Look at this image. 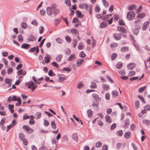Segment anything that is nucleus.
<instances>
[{
  "label": "nucleus",
  "instance_id": "6",
  "mask_svg": "<svg viewBox=\"0 0 150 150\" xmlns=\"http://www.w3.org/2000/svg\"><path fill=\"white\" fill-rule=\"evenodd\" d=\"M93 98L97 102L100 101L101 100V98L99 97L98 95L96 94H92Z\"/></svg>",
  "mask_w": 150,
  "mask_h": 150
},
{
  "label": "nucleus",
  "instance_id": "3",
  "mask_svg": "<svg viewBox=\"0 0 150 150\" xmlns=\"http://www.w3.org/2000/svg\"><path fill=\"white\" fill-rule=\"evenodd\" d=\"M135 17V14L133 11L128 12L127 15V18L129 21L132 20Z\"/></svg>",
  "mask_w": 150,
  "mask_h": 150
},
{
  "label": "nucleus",
  "instance_id": "25",
  "mask_svg": "<svg viewBox=\"0 0 150 150\" xmlns=\"http://www.w3.org/2000/svg\"><path fill=\"white\" fill-rule=\"evenodd\" d=\"M66 79L65 77H62L61 76H59V77L58 81L60 82H62L64 81Z\"/></svg>",
  "mask_w": 150,
  "mask_h": 150
},
{
  "label": "nucleus",
  "instance_id": "43",
  "mask_svg": "<svg viewBox=\"0 0 150 150\" xmlns=\"http://www.w3.org/2000/svg\"><path fill=\"white\" fill-rule=\"evenodd\" d=\"M73 117L76 121H78V122L79 123L80 122L81 124V125H83V123H82V121L81 120H79V118H78L75 115H73Z\"/></svg>",
  "mask_w": 150,
  "mask_h": 150
},
{
  "label": "nucleus",
  "instance_id": "22",
  "mask_svg": "<svg viewBox=\"0 0 150 150\" xmlns=\"http://www.w3.org/2000/svg\"><path fill=\"white\" fill-rule=\"evenodd\" d=\"M107 25V22L103 21L100 23V26L101 28H103L106 27Z\"/></svg>",
  "mask_w": 150,
  "mask_h": 150
},
{
  "label": "nucleus",
  "instance_id": "41",
  "mask_svg": "<svg viewBox=\"0 0 150 150\" xmlns=\"http://www.w3.org/2000/svg\"><path fill=\"white\" fill-rule=\"evenodd\" d=\"M128 50V48L126 47H122L121 49V51L122 52H126Z\"/></svg>",
  "mask_w": 150,
  "mask_h": 150
},
{
  "label": "nucleus",
  "instance_id": "20",
  "mask_svg": "<svg viewBox=\"0 0 150 150\" xmlns=\"http://www.w3.org/2000/svg\"><path fill=\"white\" fill-rule=\"evenodd\" d=\"M87 113L88 117L91 118L93 116V112L91 111V110L89 109L87 111Z\"/></svg>",
  "mask_w": 150,
  "mask_h": 150
},
{
  "label": "nucleus",
  "instance_id": "36",
  "mask_svg": "<svg viewBox=\"0 0 150 150\" xmlns=\"http://www.w3.org/2000/svg\"><path fill=\"white\" fill-rule=\"evenodd\" d=\"M86 4L85 3H82L79 5V8L84 9L86 7Z\"/></svg>",
  "mask_w": 150,
  "mask_h": 150
},
{
  "label": "nucleus",
  "instance_id": "7",
  "mask_svg": "<svg viewBox=\"0 0 150 150\" xmlns=\"http://www.w3.org/2000/svg\"><path fill=\"white\" fill-rule=\"evenodd\" d=\"M129 119H127L124 122L125 125H123V127L125 128H127L129 125Z\"/></svg>",
  "mask_w": 150,
  "mask_h": 150
},
{
  "label": "nucleus",
  "instance_id": "30",
  "mask_svg": "<svg viewBox=\"0 0 150 150\" xmlns=\"http://www.w3.org/2000/svg\"><path fill=\"white\" fill-rule=\"evenodd\" d=\"M51 126L52 128L54 129L56 128V125H55V121L54 120H52L51 123Z\"/></svg>",
  "mask_w": 150,
  "mask_h": 150
},
{
  "label": "nucleus",
  "instance_id": "61",
  "mask_svg": "<svg viewBox=\"0 0 150 150\" xmlns=\"http://www.w3.org/2000/svg\"><path fill=\"white\" fill-rule=\"evenodd\" d=\"M56 40L57 42L59 44H61L63 42V41L60 38H57L56 39Z\"/></svg>",
  "mask_w": 150,
  "mask_h": 150
},
{
  "label": "nucleus",
  "instance_id": "38",
  "mask_svg": "<svg viewBox=\"0 0 150 150\" xmlns=\"http://www.w3.org/2000/svg\"><path fill=\"white\" fill-rule=\"evenodd\" d=\"M37 39V38L33 36H30L28 38V40L30 41H33Z\"/></svg>",
  "mask_w": 150,
  "mask_h": 150
},
{
  "label": "nucleus",
  "instance_id": "32",
  "mask_svg": "<svg viewBox=\"0 0 150 150\" xmlns=\"http://www.w3.org/2000/svg\"><path fill=\"white\" fill-rule=\"evenodd\" d=\"M100 7L99 6V5L96 4V7L95 8V11L96 12H98L100 10Z\"/></svg>",
  "mask_w": 150,
  "mask_h": 150
},
{
  "label": "nucleus",
  "instance_id": "1",
  "mask_svg": "<svg viewBox=\"0 0 150 150\" xmlns=\"http://www.w3.org/2000/svg\"><path fill=\"white\" fill-rule=\"evenodd\" d=\"M16 100L19 102V105H20L21 103V98L19 97L17 98V96H10L8 97V101L9 102H11V101Z\"/></svg>",
  "mask_w": 150,
  "mask_h": 150
},
{
  "label": "nucleus",
  "instance_id": "46",
  "mask_svg": "<svg viewBox=\"0 0 150 150\" xmlns=\"http://www.w3.org/2000/svg\"><path fill=\"white\" fill-rule=\"evenodd\" d=\"M136 8V6L135 5H133L130 6L128 7V9L129 10H131Z\"/></svg>",
  "mask_w": 150,
  "mask_h": 150
},
{
  "label": "nucleus",
  "instance_id": "18",
  "mask_svg": "<svg viewBox=\"0 0 150 150\" xmlns=\"http://www.w3.org/2000/svg\"><path fill=\"white\" fill-rule=\"evenodd\" d=\"M117 30L118 31H122L123 33H126V29L123 27H117Z\"/></svg>",
  "mask_w": 150,
  "mask_h": 150
},
{
  "label": "nucleus",
  "instance_id": "63",
  "mask_svg": "<svg viewBox=\"0 0 150 150\" xmlns=\"http://www.w3.org/2000/svg\"><path fill=\"white\" fill-rule=\"evenodd\" d=\"M29 116H28L27 113H25L23 117V120H25L27 119H29Z\"/></svg>",
  "mask_w": 150,
  "mask_h": 150
},
{
  "label": "nucleus",
  "instance_id": "62",
  "mask_svg": "<svg viewBox=\"0 0 150 150\" xmlns=\"http://www.w3.org/2000/svg\"><path fill=\"white\" fill-rule=\"evenodd\" d=\"M39 33L40 34H42L44 30V28L43 27L41 26L39 27Z\"/></svg>",
  "mask_w": 150,
  "mask_h": 150
},
{
  "label": "nucleus",
  "instance_id": "51",
  "mask_svg": "<svg viewBox=\"0 0 150 150\" xmlns=\"http://www.w3.org/2000/svg\"><path fill=\"white\" fill-rule=\"evenodd\" d=\"M138 97L142 101L143 103H146V101L145 100V99L144 97L142 96H138Z\"/></svg>",
  "mask_w": 150,
  "mask_h": 150
},
{
  "label": "nucleus",
  "instance_id": "29",
  "mask_svg": "<svg viewBox=\"0 0 150 150\" xmlns=\"http://www.w3.org/2000/svg\"><path fill=\"white\" fill-rule=\"evenodd\" d=\"M112 96L113 97L115 98L118 95V93L117 91H114L112 92Z\"/></svg>",
  "mask_w": 150,
  "mask_h": 150
},
{
  "label": "nucleus",
  "instance_id": "13",
  "mask_svg": "<svg viewBox=\"0 0 150 150\" xmlns=\"http://www.w3.org/2000/svg\"><path fill=\"white\" fill-rule=\"evenodd\" d=\"M30 45L27 44H24L22 45L21 47L23 49H27L30 48Z\"/></svg>",
  "mask_w": 150,
  "mask_h": 150
},
{
  "label": "nucleus",
  "instance_id": "58",
  "mask_svg": "<svg viewBox=\"0 0 150 150\" xmlns=\"http://www.w3.org/2000/svg\"><path fill=\"white\" fill-rule=\"evenodd\" d=\"M102 1L104 6L105 7H107L108 6L109 4L108 2H107L105 0H102Z\"/></svg>",
  "mask_w": 150,
  "mask_h": 150
},
{
  "label": "nucleus",
  "instance_id": "42",
  "mask_svg": "<svg viewBox=\"0 0 150 150\" xmlns=\"http://www.w3.org/2000/svg\"><path fill=\"white\" fill-rule=\"evenodd\" d=\"M106 99L109 100L110 99V94L108 93H106L105 96Z\"/></svg>",
  "mask_w": 150,
  "mask_h": 150
},
{
  "label": "nucleus",
  "instance_id": "21",
  "mask_svg": "<svg viewBox=\"0 0 150 150\" xmlns=\"http://www.w3.org/2000/svg\"><path fill=\"white\" fill-rule=\"evenodd\" d=\"M62 57V55L61 54H59L57 55L56 58V60L57 62H59L61 60Z\"/></svg>",
  "mask_w": 150,
  "mask_h": 150
},
{
  "label": "nucleus",
  "instance_id": "8",
  "mask_svg": "<svg viewBox=\"0 0 150 150\" xmlns=\"http://www.w3.org/2000/svg\"><path fill=\"white\" fill-rule=\"evenodd\" d=\"M113 36L114 38L116 40H119L121 39V38L120 34L114 33L113 34Z\"/></svg>",
  "mask_w": 150,
  "mask_h": 150
},
{
  "label": "nucleus",
  "instance_id": "56",
  "mask_svg": "<svg viewBox=\"0 0 150 150\" xmlns=\"http://www.w3.org/2000/svg\"><path fill=\"white\" fill-rule=\"evenodd\" d=\"M65 38L67 42H71V38L69 36H65Z\"/></svg>",
  "mask_w": 150,
  "mask_h": 150
},
{
  "label": "nucleus",
  "instance_id": "10",
  "mask_svg": "<svg viewBox=\"0 0 150 150\" xmlns=\"http://www.w3.org/2000/svg\"><path fill=\"white\" fill-rule=\"evenodd\" d=\"M136 66L135 64L134 63H131L128 64L127 65V68L129 69H132Z\"/></svg>",
  "mask_w": 150,
  "mask_h": 150
},
{
  "label": "nucleus",
  "instance_id": "11",
  "mask_svg": "<svg viewBox=\"0 0 150 150\" xmlns=\"http://www.w3.org/2000/svg\"><path fill=\"white\" fill-rule=\"evenodd\" d=\"M12 81L11 79H9L8 78L6 79H5L4 81L5 83L8 84V87H10L11 84V82Z\"/></svg>",
  "mask_w": 150,
  "mask_h": 150
},
{
  "label": "nucleus",
  "instance_id": "49",
  "mask_svg": "<svg viewBox=\"0 0 150 150\" xmlns=\"http://www.w3.org/2000/svg\"><path fill=\"white\" fill-rule=\"evenodd\" d=\"M102 143L100 142H97L96 144V148H99L101 146Z\"/></svg>",
  "mask_w": 150,
  "mask_h": 150
},
{
  "label": "nucleus",
  "instance_id": "31",
  "mask_svg": "<svg viewBox=\"0 0 150 150\" xmlns=\"http://www.w3.org/2000/svg\"><path fill=\"white\" fill-rule=\"evenodd\" d=\"M8 106L9 109H10V111L12 113H13L14 112V110H13V108H14V105H11V104H9Z\"/></svg>",
  "mask_w": 150,
  "mask_h": 150
},
{
  "label": "nucleus",
  "instance_id": "47",
  "mask_svg": "<svg viewBox=\"0 0 150 150\" xmlns=\"http://www.w3.org/2000/svg\"><path fill=\"white\" fill-rule=\"evenodd\" d=\"M90 87L91 88H97V85L94 82H91Z\"/></svg>",
  "mask_w": 150,
  "mask_h": 150
},
{
  "label": "nucleus",
  "instance_id": "34",
  "mask_svg": "<svg viewBox=\"0 0 150 150\" xmlns=\"http://www.w3.org/2000/svg\"><path fill=\"white\" fill-rule=\"evenodd\" d=\"M143 124H145L146 125H150V121L147 120H144L142 121Z\"/></svg>",
  "mask_w": 150,
  "mask_h": 150
},
{
  "label": "nucleus",
  "instance_id": "59",
  "mask_svg": "<svg viewBox=\"0 0 150 150\" xmlns=\"http://www.w3.org/2000/svg\"><path fill=\"white\" fill-rule=\"evenodd\" d=\"M117 57V54L116 53H113L111 56V59L114 60Z\"/></svg>",
  "mask_w": 150,
  "mask_h": 150
},
{
  "label": "nucleus",
  "instance_id": "50",
  "mask_svg": "<svg viewBox=\"0 0 150 150\" xmlns=\"http://www.w3.org/2000/svg\"><path fill=\"white\" fill-rule=\"evenodd\" d=\"M139 30L138 28H136L133 29L132 32L135 35H137L139 33Z\"/></svg>",
  "mask_w": 150,
  "mask_h": 150
},
{
  "label": "nucleus",
  "instance_id": "9",
  "mask_svg": "<svg viewBox=\"0 0 150 150\" xmlns=\"http://www.w3.org/2000/svg\"><path fill=\"white\" fill-rule=\"evenodd\" d=\"M46 11L49 16H51L52 13V9L51 7H47L46 8Z\"/></svg>",
  "mask_w": 150,
  "mask_h": 150
},
{
  "label": "nucleus",
  "instance_id": "16",
  "mask_svg": "<svg viewBox=\"0 0 150 150\" xmlns=\"http://www.w3.org/2000/svg\"><path fill=\"white\" fill-rule=\"evenodd\" d=\"M76 58L75 55L74 54H72L69 56L68 59V60L69 61H71L75 59Z\"/></svg>",
  "mask_w": 150,
  "mask_h": 150
},
{
  "label": "nucleus",
  "instance_id": "33",
  "mask_svg": "<svg viewBox=\"0 0 150 150\" xmlns=\"http://www.w3.org/2000/svg\"><path fill=\"white\" fill-rule=\"evenodd\" d=\"M146 15L145 13H141L139 14L137 16V17L138 18H143Z\"/></svg>",
  "mask_w": 150,
  "mask_h": 150
},
{
  "label": "nucleus",
  "instance_id": "4",
  "mask_svg": "<svg viewBox=\"0 0 150 150\" xmlns=\"http://www.w3.org/2000/svg\"><path fill=\"white\" fill-rule=\"evenodd\" d=\"M23 129L26 131L28 133H31L33 132V130L28 125H24L23 126Z\"/></svg>",
  "mask_w": 150,
  "mask_h": 150
},
{
  "label": "nucleus",
  "instance_id": "27",
  "mask_svg": "<svg viewBox=\"0 0 150 150\" xmlns=\"http://www.w3.org/2000/svg\"><path fill=\"white\" fill-rule=\"evenodd\" d=\"M76 16L80 18H82L83 17V16H82L81 13L80 11H76Z\"/></svg>",
  "mask_w": 150,
  "mask_h": 150
},
{
  "label": "nucleus",
  "instance_id": "60",
  "mask_svg": "<svg viewBox=\"0 0 150 150\" xmlns=\"http://www.w3.org/2000/svg\"><path fill=\"white\" fill-rule=\"evenodd\" d=\"M48 75L50 76H53L55 75V74L53 73L52 70H50L48 72Z\"/></svg>",
  "mask_w": 150,
  "mask_h": 150
},
{
  "label": "nucleus",
  "instance_id": "52",
  "mask_svg": "<svg viewBox=\"0 0 150 150\" xmlns=\"http://www.w3.org/2000/svg\"><path fill=\"white\" fill-rule=\"evenodd\" d=\"M60 12L59 10L58 9H54V13L55 15H56L59 13Z\"/></svg>",
  "mask_w": 150,
  "mask_h": 150
},
{
  "label": "nucleus",
  "instance_id": "2",
  "mask_svg": "<svg viewBox=\"0 0 150 150\" xmlns=\"http://www.w3.org/2000/svg\"><path fill=\"white\" fill-rule=\"evenodd\" d=\"M25 85L28 88H31L32 91L34 90L37 87L36 84H34L32 81L26 83Z\"/></svg>",
  "mask_w": 150,
  "mask_h": 150
},
{
  "label": "nucleus",
  "instance_id": "35",
  "mask_svg": "<svg viewBox=\"0 0 150 150\" xmlns=\"http://www.w3.org/2000/svg\"><path fill=\"white\" fill-rule=\"evenodd\" d=\"M13 71V69L11 67H8L7 69V73L8 74H11Z\"/></svg>",
  "mask_w": 150,
  "mask_h": 150
},
{
  "label": "nucleus",
  "instance_id": "37",
  "mask_svg": "<svg viewBox=\"0 0 150 150\" xmlns=\"http://www.w3.org/2000/svg\"><path fill=\"white\" fill-rule=\"evenodd\" d=\"M122 66V63L120 62H118L116 65L117 68L118 69H120Z\"/></svg>",
  "mask_w": 150,
  "mask_h": 150
},
{
  "label": "nucleus",
  "instance_id": "26",
  "mask_svg": "<svg viewBox=\"0 0 150 150\" xmlns=\"http://www.w3.org/2000/svg\"><path fill=\"white\" fill-rule=\"evenodd\" d=\"M131 133L130 132H128L124 134V137L126 139H128L130 137Z\"/></svg>",
  "mask_w": 150,
  "mask_h": 150
},
{
  "label": "nucleus",
  "instance_id": "15",
  "mask_svg": "<svg viewBox=\"0 0 150 150\" xmlns=\"http://www.w3.org/2000/svg\"><path fill=\"white\" fill-rule=\"evenodd\" d=\"M84 61V59H78L76 61V65L78 67H79L82 63Z\"/></svg>",
  "mask_w": 150,
  "mask_h": 150
},
{
  "label": "nucleus",
  "instance_id": "23",
  "mask_svg": "<svg viewBox=\"0 0 150 150\" xmlns=\"http://www.w3.org/2000/svg\"><path fill=\"white\" fill-rule=\"evenodd\" d=\"M17 73L18 75H23V76L25 75L26 74L25 71L22 69H21L18 71Z\"/></svg>",
  "mask_w": 150,
  "mask_h": 150
},
{
  "label": "nucleus",
  "instance_id": "14",
  "mask_svg": "<svg viewBox=\"0 0 150 150\" xmlns=\"http://www.w3.org/2000/svg\"><path fill=\"white\" fill-rule=\"evenodd\" d=\"M71 137L72 139L76 142H77L78 141V138L76 133L73 134L72 135Z\"/></svg>",
  "mask_w": 150,
  "mask_h": 150
},
{
  "label": "nucleus",
  "instance_id": "28",
  "mask_svg": "<svg viewBox=\"0 0 150 150\" xmlns=\"http://www.w3.org/2000/svg\"><path fill=\"white\" fill-rule=\"evenodd\" d=\"M84 86V85L83 83H82V82H80L78 83L77 85V88H79V89L82 88Z\"/></svg>",
  "mask_w": 150,
  "mask_h": 150
},
{
  "label": "nucleus",
  "instance_id": "17",
  "mask_svg": "<svg viewBox=\"0 0 150 150\" xmlns=\"http://www.w3.org/2000/svg\"><path fill=\"white\" fill-rule=\"evenodd\" d=\"M102 88L104 90L108 91L109 88V86L107 84H103L102 86Z\"/></svg>",
  "mask_w": 150,
  "mask_h": 150
},
{
  "label": "nucleus",
  "instance_id": "39",
  "mask_svg": "<svg viewBox=\"0 0 150 150\" xmlns=\"http://www.w3.org/2000/svg\"><path fill=\"white\" fill-rule=\"evenodd\" d=\"M71 32L72 34H76L78 33V30L74 28H72L71 30Z\"/></svg>",
  "mask_w": 150,
  "mask_h": 150
},
{
  "label": "nucleus",
  "instance_id": "45",
  "mask_svg": "<svg viewBox=\"0 0 150 150\" xmlns=\"http://www.w3.org/2000/svg\"><path fill=\"white\" fill-rule=\"evenodd\" d=\"M50 125V123L48 120H44V125L45 126H47Z\"/></svg>",
  "mask_w": 150,
  "mask_h": 150
},
{
  "label": "nucleus",
  "instance_id": "55",
  "mask_svg": "<svg viewBox=\"0 0 150 150\" xmlns=\"http://www.w3.org/2000/svg\"><path fill=\"white\" fill-rule=\"evenodd\" d=\"M135 108L136 109H138L139 106V102L138 101H136L135 102Z\"/></svg>",
  "mask_w": 150,
  "mask_h": 150
},
{
  "label": "nucleus",
  "instance_id": "5",
  "mask_svg": "<svg viewBox=\"0 0 150 150\" xmlns=\"http://www.w3.org/2000/svg\"><path fill=\"white\" fill-rule=\"evenodd\" d=\"M29 52L31 53H34V54L36 55L38 53V46L31 48L29 50Z\"/></svg>",
  "mask_w": 150,
  "mask_h": 150
},
{
  "label": "nucleus",
  "instance_id": "19",
  "mask_svg": "<svg viewBox=\"0 0 150 150\" xmlns=\"http://www.w3.org/2000/svg\"><path fill=\"white\" fill-rule=\"evenodd\" d=\"M106 121L108 123H110L112 122V119L109 116L106 115L105 117Z\"/></svg>",
  "mask_w": 150,
  "mask_h": 150
},
{
  "label": "nucleus",
  "instance_id": "44",
  "mask_svg": "<svg viewBox=\"0 0 150 150\" xmlns=\"http://www.w3.org/2000/svg\"><path fill=\"white\" fill-rule=\"evenodd\" d=\"M18 38L19 41L22 42L23 41V36L21 35H19L18 36Z\"/></svg>",
  "mask_w": 150,
  "mask_h": 150
},
{
  "label": "nucleus",
  "instance_id": "54",
  "mask_svg": "<svg viewBox=\"0 0 150 150\" xmlns=\"http://www.w3.org/2000/svg\"><path fill=\"white\" fill-rule=\"evenodd\" d=\"M22 27L24 29H26L27 27L26 24L25 22H22L21 24Z\"/></svg>",
  "mask_w": 150,
  "mask_h": 150
},
{
  "label": "nucleus",
  "instance_id": "24",
  "mask_svg": "<svg viewBox=\"0 0 150 150\" xmlns=\"http://www.w3.org/2000/svg\"><path fill=\"white\" fill-rule=\"evenodd\" d=\"M50 56L48 54H46V57H45V63H48L50 62Z\"/></svg>",
  "mask_w": 150,
  "mask_h": 150
},
{
  "label": "nucleus",
  "instance_id": "48",
  "mask_svg": "<svg viewBox=\"0 0 150 150\" xmlns=\"http://www.w3.org/2000/svg\"><path fill=\"white\" fill-rule=\"evenodd\" d=\"M79 57L81 58H84L86 56L84 52L83 51L81 52L79 54Z\"/></svg>",
  "mask_w": 150,
  "mask_h": 150
},
{
  "label": "nucleus",
  "instance_id": "64",
  "mask_svg": "<svg viewBox=\"0 0 150 150\" xmlns=\"http://www.w3.org/2000/svg\"><path fill=\"white\" fill-rule=\"evenodd\" d=\"M116 124L115 123L113 124L110 127V129L111 130L114 129L116 127Z\"/></svg>",
  "mask_w": 150,
  "mask_h": 150
},
{
  "label": "nucleus",
  "instance_id": "12",
  "mask_svg": "<svg viewBox=\"0 0 150 150\" xmlns=\"http://www.w3.org/2000/svg\"><path fill=\"white\" fill-rule=\"evenodd\" d=\"M149 26L148 22H146L143 24L142 26V29L143 30H145Z\"/></svg>",
  "mask_w": 150,
  "mask_h": 150
},
{
  "label": "nucleus",
  "instance_id": "57",
  "mask_svg": "<svg viewBox=\"0 0 150 150\" xmlns=\"http://www.w3.org/2000/svg\"><path fill=\"white\" fill-rule=\"evenodd\" d=\"M146 88V86H144V87L140 88L139 89V91L140 93L143 92Z\"/></svg>",
  "mask_w": 150,
  "mask_h": 150
},
{
  "label": "nucleus",
  "instance_id": "40",
  "mask_svg": "<svg viewBox=\"0 0 150 150\" xmlns=\"http://www.w3.org/2000/svg\"><path fill=\"white\" fill-rule=\"evenodd\" d=\"M19 137L21 140L22 141L25 139L24 138L25 135L23 133H20L19 134Z\"/></svg>",
  "mask_w": 150,
  "mask_h": 150
},
{
  "label": "nucleus",
  "instance_id": "53",
  "mask_svg": "<svg viewBox=\"0 0 150 150\" xmlns=\"http://www.w3.org/2000/svg\"><path fill=\"white\" fill-rule=\"evenodd\" d=\"M117 134L118 136H121L123 134L122 131V130L118 131L117 132Z\"/></svg>",
  "mask_w": 150,
  "mask_h": 150
}]
</instances>
